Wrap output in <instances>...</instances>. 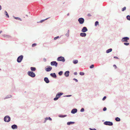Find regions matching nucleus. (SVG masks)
Returning <instances> with one entry per match:
<instances>
[{
	"mask_svg": "<svg viewBox=\"0 0 130 130\" xmlns=\"http://www.w3.org/2000/svg\"><path fill=\"white\" fill-rule=\"evenodd\" d=\"M63 94V93L61 92H58L56 94L55 98L54 99V100L57 101V100L60 97V96Z\"/></svg>",
	"mask_w": 130,
	"mask_h": 130,
	"instance_id": "obj_1",
	"label": "nucleus"
},
{
	"mask_svg": "<svg viewBox=\"0 0 130 130\" xmlns=\"http://www.w3.org/2000/svg\"><path fill=\"white\" fill-rule=\"evenodd\" d=\"M4 120L5 122H8L10 121L11 118L9 116L7 115L4 117Z\"/></svg>",
	"mask_w": 130,
	"mask_h": 130,
	"instance_id": "obj_2",
	"label": "nucleus"
},
{
	"mask_svg": "<svg viewBox=\"0 0 130 130\" xmlns=\"http://www.w3.org/2000/svg\"><path fill=\"white\" fill-rule=\"evenodd\" d=\"M27 74L29 76L32 78L36 76L35 73L32 71H28L27 72Z\"/></svg>",
	"mask_w": 130,
	"mask_h": 130,
	"instance_id": "obj_3",
	"label": "nucleus"
},
{
	"mask_svg": "<svg viewBox=\"0 0 130 130\" xmlns=\"http://www.w3.org/2000/svg\"><path fill=\"white\" fill-rule=\"evenodd\" d=\"M23 58V56L22 55L19 56L17 58V61L18 63L21 62L22 61Z\"/></svg>",
	"mask_w": 130,
	"mask_h": 130,
	"instance_id": "obj_4",
	"label": "nucleus"
},
{
	"mask_svg": "<svg viewBox=\"0 0 130 130\" xmlns=\"http://www.w3.org/2000/svg\"><path fill=\"white\" fill-rule=\"evenodd\" d=\"M57 60L58 61H61L63 62H64L65 61V59L64 57L62 56H60L57 58Z\"/></svg>",
	"mask_w": 130,
	"mask_h": 130,
	"instance_id": "obj_5",
	"label": "nucleus"
},
{
	"mask_svg": "<svg viewBox=\"0 0 130 130\" xmlns=\"http://www.w3.org/2000/svg\"><path fill=\"white\" fill-rule=\"evenodd\" d=\"M104 124L106 125L110 126H112L113 125V123L112 122L109 121H106L104 123Z\"/></svg>",
	"mask_w": 130,
	"mask_h": 130,
	"instance_id": "obj_6",
	"label": "nucleus"
},
{
	"mask_svg": "<svg viewBox=\"0 0 130 130\" xmlns=\"http://www.w3.org/2000/svg\"><path fill=\"white\" fill-rule=\"evenodd\" d=\"M78 21L80 24H83L85 20L83 18H80L78 19Z\"/></svg>",
	"mask_w": 130,
	"mask_h": 130,
	"instance_id": "obj_7",
	"label": "nucleus"
},
{
	"mask_svg": "<svg viewBox=\"0 0 130 130\" xmlns=\"http://www.w3.org/2000/svg\"><path fill=\"white\" fill-rule=\"evenodd\" d=\"M129 39V38L128 37H123L122 38L121 40L123 42H127L128 40Z\"/></svg>",
	"mask_w": 130,
	"mask_h": 130,
	"instance_id": "obj_8",
	"label": "nucleus"
},
{
	"mask_svg": "<svg viewBox=\"0 0 130 130\" xmlns=\"http://www.w3.org/2000/svg\"><path fill=\"white\" fill-rule=\"evenodd\" d=\"M58 64V63L55 61H53L51 62V64L52 66H55L56 67H57Z\"/></svg>",
	"mask_w": 130,
	"mask_h": 130,
	"instance_id": "obj_9",
	"label": "nucleus"
},
{
	"mask_svg": "<svg viewBox=\"0 0 130 130\" xmlns=\"http://www.w3.org/2000/svg\"><path fill=\"white\" fill-rule=\"evenodd\" d=\"M88 31V29L86 27H83L81 30L82 32H85Z\"/></svg>",
	"mask_w": 130,
	"mask_h": 130,
	"instance_id": "obj_10",
	"label": "nucleus"
},
{
	"mask_svg": "<svg viewBox=\"0 0 130 130\" xmlns=\"http://www.w3.org/2000/svg\"><path fill=\"white\" fill-rule=\"evenodd\" d=\"M77 110L76 108L73 109L71 111V113L72 114H75L77 112Z\"/></svg>",
	"mask_w": 130,
	"mask_h": 130,
	"instance_id": "obj_11",
	"label": "nucleus"
},
{
	"mask_svg": "<svg viewBox=\"0 0 130 130\" xmlns=\"http://www.w3.org/2000/svg\"><path fill=\"white\" fill-rule=\"evenodd\" d=\"M44 81L46 83H49L50 81L48 79V78L47 77H45L44 78Z\"/></svg>",
	"mask_w": 130,
	"mask_h": 130,
	"instance_id": "obj_12",
	"label": "nucleus"
},
{
	"mask_svg": "<svg viewBox=\"0 0 130 130\" xmlns=\"http://www.w3.org/2000/svg\"><path fill=\"white\" fill-rule=\"evenodd\" d=\"M52 67L50 66H48L47 68L46 69V71L47 72H49L52 69Z\"/></svg>",
	"mask_w": 130,
	"mask_h": 130,
	"instance_id": "obj_13",
	"label": "nucleus"
},
{
	"mask_svg": "<svg viewBox=\"0 0 130 130\" xmlns=\"http://www.w3.org/2000/svg\"><path fill=\"white\" fill-rule=\"evenodd\" d=\"M50 75L54 78H56L57 77V76L55 73H51Z\"/></svg>",
	"mask_w": 130,
	"mask_h": 130,
	"instance_id": "obj_14",
	"label": "nucleus"
},
{
	"mask_svg": "<svg viewBox=\"0 0 130 130\" xmlns=\"http://www.w3.org/2000/svg\"><path fill=\"white\" fill-rule=\"evenodd\" d=\"M70 72L69 71H66L64 74L65 76L66 77H68L69 76Z\"/></svg>",
	"mask_w": 130,
	"mask_h": 130,
	"instance_id": "obj_15",
	"label": "nucleus"
},
{
	"mask_svg": "<svg viewBox=\"0 0 130 130\" xmlns=\"http://www.w3.org/2000/svg\"><path fill=\"white\" fill-rule=\"evenodd\" d=\"M11 127L12 129H14L17 128L18 126L14 124L11 126Z\"/></svg>",
	"mask_w": 130,
	"mask_h": 130,
	"instance_id": "obj_16",
	"label": "nucleus"
},
{
	"mask_svg": "<svg viewBox=\"0 0 130 130\" xmlns=\"http://www.w3.org/2000/svg\"><path fill=\"white\" fill-rule=\"evenodd\" d=\"M86 34L85 32H81L80 34V36L81 37H84L86 36Z\"/></svg>",
	"mask_w": 130,
	"mask_h": 130,
	"instance_id": "obj_17",
	"label": "nucleus"
},
{
	"mask_svg": "<svg viewBox=\"0 0 130 130\" xmlns=\"http://www.w3.org/2000/svg\"><path fill=\"white\" fill-rule=\"evenodd\" d=\"M112 51V48H110L106 50V53H108L111 52Z\"/></svg>",
	"mask_w": 130,
	"mask_h": 130,
	"instance_id": "obj_18",
	"label": "nucleus"
},
{
	"mask_svg": "<svg viewBox=\"0 0 130 130\" xmlns=\"http://www.w3.org/2000/svg\"><path fill=\"white\" fill-rule=\"evenodd\" d=\"M75 123V122H67V124L68 125H70L71 124H73Z\"/></svg>",
	"mask_w": 130,
	"mask_h": 130,
	"instance_id": "obj_19",
	"label": "nucleus"
},
{
	"mask_svg": "<svg viewBox=\"0 0 130 130\" xmlns=\"http://www.w3.org/2000/svg\"><path fill=\"white\" fill-rule=\"evenodd\" d=\"M31 71L33 72L35 71L36 70V68L35 67H31L30 68Z\"/></svg>",
	"mask_w": 130,
	"mask_h": 130,
	"instance_id": "obj_20",
	"label": "nucleus"
},
{
	"mask_svg": "<svg viewBox=\"0 0 130 130\" xmlns=\"http://www.w3.org/2000/svg\"><path fill=\"white\" fill-rule=\"evenodd\" d=\"M12 96L11 95H7L6 97H5L4 98V99H6L12 97Z\"/></svg>",
	"mask_w": 130,
	"mask_h": 130,
	"instance_id": "obj_21",
	"label": "nucleus"
},
{
	"mask_svg": "<svg viewBox=\"0 0 130 130\" xmlns=\"http://www.w3.org/2000/svg\"><path fill=\"white\" fill-rule=\"evenodd\" d=\"M13 18L16 20H19L20 21H22V20L20 18L18 17H15L14 16H13Z\"/></svg>",
	"mask_w": 130,
	"mask_h": 130,
	"instance_id": "obj_22",
	"label": "nucleus"
},
{
	"mask_svg": "<svg viewBox=\"0 0 130 130\" xmlns=\"http://www.w3.org/2000/svg\"><path fill=\"white\" fill-rule=\"evenodd\" d=\"M3 36L5 37H7V38H10L11 37V36H10L9 35H6V34H3Z\"/></svg>",
	"mask_w": 130,
	"mask_h": 130,
	"instance_id": "obj_23",
	"label": "nucleus"
},
{
	"mask_svg": "<svg viewBox=\"0 0 130 130\" xmlns=\"http://www.w3.org/2000/svg\"><path fill=\"white\" fill-rule=\"evenodd\" d=\"M67 116L66 115H60L58 116L60 118H64Z\"/></svg>",
	"mask_w": 130,
	"mask_h": 130,
	"instance_id": "obj_24",
	"label": "nucleus"
},
{
	"mask_svg": "<svg viewBox=\"0 0 130 130\" xmlns=\"http://www.w3.org/2000/svg\"><path fill=\"white\" fill-rule=\"evenodd\" d=\"M78 62V60H74L73 61V63L74 64H76Z\"/></svg>",
	"mask_w": 130,
	"mask_h": 130,
	"instance_id": "obj_25",
	"label": "nucleus"
},
{
	"mask_svg": "<svg viewBox=\"0 0 130 130\" xmlns=\"http://www.w3.org/2000/svg\"><path fill=\"white\" fill-rule=\"evenodd\" d=\"M115 120L117 122L120 121L121 120L120 118L118 117H117L115 118Z\"/></svg>",
	"mask_w": 130,
	"mask_h": 130,
	"instance_id": "obj_26",
	"label": "nucleus"
},
{
	"mask_svg": "<svg viewBox=\"0 0 130 130\" xmlns=\"http://www.w3.org/2000/svg\"><path fill=\"white\" fill-rule=\"evenodd\" d=\"M50 17H49V18H47L45 19H44V20H42L41 21H40L39 22V23H42V22H43L45 20H47L49 18H50Z\"/></svg>",
	"mask_w": 130,
	"mask_h": 130,
	"instance_id": "obj_27",
	"label": "nucleus"
},
{
	"mask_svg": "<svg viewBox=\"0 0 130 130\" xmlns=\"http://www.w3.org/2000/svg\"><path fill=\"white\" fill-rule=\"evenodd\" d=\"M4 12L5 14L6 15V16L8 18H9V16L7 11H6L5 10L4 11Z\"/></svg>",
	"mask_w": 130,
	"mask_h": 130,
	"instance_id": "obj_28",
	"label": "nucleus"
},
{
	"mask_svg": "<svg viewBox=\"0 0 130 130\" xmlns=\"http://www.w3.org/2000/svg\"><path fill=\"white\" fill-rule=\"evenodd\" d=\"M63 72V71H61L58 73V74L59 76H61L62 75Z\"/></svg>",
	"mask_w": 130,
	"mask_h": 130,
	"instance_id": "obj_29",
	"label": "nucleus"
},
{
	"mask_svg": "<svg viewBox=\"0 0 130 130\" xmlns=\"http://www.w3.org/2000/svg\"><path fill=\"white\" fill-rule=\"evenodd\" d=\"M126 18L127 20L130 21V16L129 15H127Z\"/></svg>",
	"mask_w": 130,
	"mask_h": 130,
	"instance_id": "obj_30",
	"label": "nucleus"
},
{
	"mask_svg": "<svg viewBox=\"0 0 130 130\" xmlns=\"http://www.w3.org/2000/svg\"><path fill=\"white\" fill-rule=\"evenodd\" d=\"M99 22L98 21H96L95 23V26H96L98 25H99Z\"/></svg>",
	"mask_w": 130,
	"mask_h": 130,
	"instance_id": "obj_31",
	"label": "nucleus"
},
{
	"mask_svg": "<svg viewBox=\"0 0 130 130\" xmlns=\"http://www.w3.org/2000/svg\"><path fill=\"white\" fill-rule=\"evenodd\" d=\"M85 73L84 72H80L79 73V74L83 76L84 75Z\"/></svg>",
	"mask_w": 130,
	"mask_h": 130,
	"instance_id": "obj_32",
	"label": "nucleus"
},
{
	"mask_svg": "<svg viewBox=\"0 0 130 130\" xmlns=\"http://www.w3.org/2000/svg\"><path fill=\"white\" fill-rule=\"evenodd\" d=\"M126 7H124L122 9V11H123L126 9Z\"/></svg>",
	"mask_w": 130,
	"mask_h": 130,
	"instance_id": "obj_33",
	"label": "nucleus"
},
{
	"mask_svg": "<svg viewBox=\"0 0 130 130\" xmlns=\"http://www.w3.org/2000/svg\"><path fill=\"white\" fill-rule=\"evenodd\" d=\"M94 65L93 64H92L90 66V69H92L94 68Z\"/></svg>",
	"mask_w": 130,
	"mask_h": 130,
	"instance_id": "obj_34",
	"label": "nucleus"
},
{
	"mask_svg": "<svg viewBox=\"0 0 130 130\" xmlns=\"http://www.w3.org/2000/svg\"><path fill=\"white\" fill-rule=\"evenodd\" d=\"M72 95H64L63 96L64 97H70L72 96Z\"/></svg>",
	"mask_w": 130,
	"mask_h": 130,
	"instance_id": "obj_35",
	"label": "nucleus"
},
{
	"mask_svg": "<svg viewBox=\"0 0 130 130\" xmlns=\"http://www.w3.org/2000/svg\"><path fill=\"white\" fill-rule=\"evenodd\" d=\"M124 44L125 45L127 46L129 44V43L125 42L124 43Z\"/></svg>",
	"mask_w": 130,
	"mask_h": 130,
	"instance_id": "obj_36",
	"label": "nucleus"
},
{
	"mask_svg": "<svg viewBox=\"0 0 130 130\" xmlns=\"http://www.w3.org/2000/svg\"><path fill=\"white\" fill-rule=\"evenodd\" d=\"M85 111V110L84 108H82L80 110V111L81 112H84Z\"/></svg>",
	"mask_w": 130,
	"mask_h": 130,
	"instance_id": "obj_37",
	"label": "nucleus"
},
{
	"mask_svg": "<svg viewBox=\"0 0 130 130\" xmlns=\"http://www.w3.org/2000/svg\"><path fill=\"white\" fill-rule=\"evenodd\" d=\"M37 45V44L35 43L33 44L32 45V47H34L35 46H36Z\"/></svg>",
	"mask_w": 130,
	"mask_h": 130,
	"instance_id": "obj_38",
	"label": "nucleus"
},
{
	"mask_svg": "<svg viewBox=\"0 0 130 130\" xmlns=\"http://www.w3.org/2000/svg\"><path fill=\"white\" fill-rule=\"evenodd\" d=\"M45 120H44V121L43 122V123H45L46 121V120H48L47 117H46L45 118Z\"/></svg>",
	"mask_w": 130,
	"mask_h": 130,
	"instance_id": "obj_39",
	"label": "nucleus"
},
{
	"mask_svg": "<svg viewBox=\"0 0 130 130\" xmlns=\"http://www.w3.org/2000/svg\"><path fill=\"white\" fill-rule=\"evenodd\" d=\"M59 38V36H57V37H55L54 38V39L55 40H56L57 39H58V38Z\"/></svg>",
	"mask_w": 130,
	"mask_h": 130,
	"instance_id": "obj_40",
	"label": "nucleus"
},
{
	"mask_svg": "<svg viewBox=\"0 0 130 130\" xmlns=\"http://www.w3.org/2000/svg\"><path fill=\"white\" fill-rule=\"evenodd\" d=\"M106 110H107V108L105 107H104L103 109V110L104 111H106Z\"/></svg>",
	"mask_w": 130,
	"mask_h": 130,
	"instance_id": "obj_41",
	"label": "nucleus"
},
{
	"mask_svg": "<svg viewBox=\"0 0 130 130\" xmlns=\"http://www.w3.org/2000/svg\"><path fill=\"white\" fill-rule=\"evenodd\" d=\"M106 96H104L102 99V100L103 101H104L105 100V99H106Z\"/></svg>",
	"mask_w": 130,
	"mask_h": 130,
	"instance_id": "obj_42",
	"label": "nucleus"
},
{
	"mask_svg": "<svg viewBox=\"0 0 130 130\" xmlns=\"http://www.w3.org/2000/svg\"><path fill=\"white\" fill-rule=\"evenodd\" d=\"M66 36H67V37H68L69 36V34L68 33H67L66 34H65Z\"/></svg>",
	"mask_w": 130,
	"mask_h": 130,
	"instance_id": "obj_43",
	"label": "nucleus"
},
{
	"mask_svg": "<svg viewBox=\"0 0 130 130\" xmlns=\"http://www.w3.org/2000/svg\"><path fill=\"white\" fill-rule=\"evenodd\" d=\"M73 80H74L75 81V82H78V80L77 79H76L75 78H73Z\"/></svg>",
	"mask_w": 130,
	"mask_h": 130,
	"instance_id": "obj_44",
	"label": "nucleus"
},
{
	"mask_svg": "<svg viewBox=\"0 0 130 130\" xmlns=\"http://www.w3.org/2000/svg\"><path fill=\"white\" fill-rule=\"evenodd\" d=\"M89 129L90 130H96L95 128H89Z\"/></svg>",
	"mask_w": 130,
	"mask_h": 130,
	"instance_id": "obj_45",
	"label": "nucleus"
},
{
	"mask_svg": "<svg viewBox=\"0 0 130 130\" xmlns=\"http://www.w3.org/2000/svg\"><path fill=\"white\" fill-rule=\"evenodd\" d=\"M48 120H49L50 121H52V119L50 117H47Z\"/></svg>",
	"mask_w": 130,
	"mask_h": 130,
	"instance_id": "obj_46",
	"label": "nucleus"
},
{
	"mask_svg": "<svg viewBox=\"0 0 130 130\" xmlns=\"http://www.w3.org/2000/svg\"><path fill=\"white\" fill-rule=\"evenodd\" d=\"M91 15L90 13H88L87 14V16L88 17H91Z\"/></svg>",
	"mask_w": 130,
	"mask_h": 130,
	"instance_id": "obj_47",
	"label": "nucleus"
},
{
	"mask_svg": "<svg viewBox=\"0 0 130 130\" xmlns=\"http://www.w3.org/2000/svg\"><path fill=\"white\" fill-rule=\"evenodd\" d=\"M74 74L75 75H76L77 74V73L76 72H74Z\"/></svg>",
	"mask_w": 130,
	"mask_h": 130,
	"instance_id": "obj_48",
	"label": "nucleus"
},
{
	"mask_svg": "<svg viewBox=\"0 0 130 130\" xmlns=\"http://www.w3.org/2000/svg\"><path fill=\"white\" fill-rule=\"evenodd\" d=\"M113 67L115 68V69H116L117 68L115 64L113 65Z\"/></svg>",
	"mask_w": 130,
	"mask_h": 130,
	"instance_id": "obj_49",
	"label": "nucleus"
},
{
	"mask_svg": "<svg viewBox=\"0 0 130 130\" xmlns=\"http://www.w3.org/2000/svg\"><path fill=\"white\" fill-rule=\"evenodd\" d=\"M113 58H116V59H118V58L117 57H116V56H114Z\"/></svg>",
	"mask_w": 130,
	"mask_h": 130,
	"instance_id": "obj_50",
	"label": "nucleus"
},
{
	"mask_svg": "<svg viewBox=\"0 0 130 130\" xmlns=\"http://www.w3.org/2000/svg\"><path fill=\"white\" fill-rule=\"evenodd\" d=\"M43 60L45 62L46 61V59L45 58H44Z\"/></svg>",
	"mask_w": 130,
	"mask_h": 130,
	"instance_id": "obj_51",
	"label": "nucleus"
},
{
	"mask_svg": "<svg viewBox=\"0 0 130 130\" xmlns=\"http://www.w3.org/2000/svg\"><path fill=\"white\" fill-rule=\"evenodd\" d=\"M2 9V7L0 5V10H1Z\"/></svg>",
	"mask_w": 130,
	"mask_h": 130,
	"instance_id": "obj_52",
	"label": "nucleus"
},
{
	"mask_svg": "<svg viewBox=\"0 0 130 130\" xmlns=\"http://www.w3.org/2000/svg\"><path fill=\"white\" fill-rule=\"evenodd\" d=\"M69 30H68V31H67V33H68L69 34Z\"/></svg>",
	"mask_w": 130,
	"mask_h": 130,
	"instance_id": "obj_53",
	"label": "nucleus"
},
{
	"mask_svg": "<svg viewBox=\"0 0 130 130\" xmlns=\"http://www.w3.org/2000/svg\"><path fill=\"white\" fill-rule=\"evenodd\" d=\"M2 31H1V30L0 31V34L2 32Z\"/></svg>",
	"mask_w": 130,
	"mask_h": 130,
	"instance_id": "obj_54",
	"label": "nucleus"
},
{
	"mask_svg": "<svg viewBox=\"0 0 130 130\" xmlns=\"http://www.w3.org/2000/svg\"><path fill=\"white\" fill-rule=\"evenodd\" d=\"M69 15V13H68L67 14V15L68 16Z\"/></svg>",
	"mask_w": 130,
	"mask_h": 130,
	"instance_id": "obj_55",
	"label": "nucleus"
},
{
	"mask_svg": "<svg viewBox=\"0 0 130 130\" xmlns=\"http://www.w3.org/2000/svg\"><path fill=\"white\" fill-rule=\"evenodd\" d=\"M26 16H28V15H26Z\"/></svg>",
	"mask_w": 130,
	"mask_h": 130,
	"instance_id": "obj_56",
	"label": "nucleus"
},
{
	"mask_svg": "<svg viewBox=\"0 0 130 130\" xmlns=\"http://www.w3.org/2000/svg\"><path fill=\"white\" fill-rule=\"evenodd\" d=\"M1 70V69L0 68V70Z\"/></svg>",
	"mask_w": 130,
	"mask_h": 130,
	"instance_id": "obj_57",
	"label": "nucleus"
}]
</instances>
